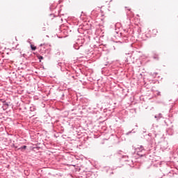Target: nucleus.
<instances>
[{
  "label": "nucleus",
  "mask_w": 178,
  "mask_h": 178,
  "mask_svg": "<svg viewBox=\"0 0 178 178\" xmlns=\"http://www.w3.org/2000/svg\"><path fill=\"white\" fill-rule=\"evenodd\" d=\"M62 97H65V94L63 93Z\"/></svg>",
  "instance_id": "2eb2a0df"
},
{
  "label": "nucleus",
  "mask_w": 178,
  "mask_h": 178,
  "mask_svg": "<svg viewBox=\"0 0 178 178\" xmlns=\"http://www.w3.org/2000/svg\"><path fill=\"white\" fill-rule=\"evenodd\" d=\"M27 148L26 145H23L21 147L19 148V149H20L21 151H24V149H26Z\"/></svg>",
  "instance_id": "9d476101"
},
{
  "label": "nucleus",
  "mask_w": 178,
  "mask_h": 178,
  "mask_svg": "<svg viewBox=\"0 0 178 178\" xmlns=\"http://www.w3.org/2000/svg\"><path fill=\"white\" fill-rule=\"evenodd\" d=\"M154 118L155 119H156V120H159V119H162V113H159L158 115H156Z\"/></svg>",
  "instance_id": "6e6552de"
},
{
  "label": "nucleus",
  "mask_w": 178,
  "mask_h": 178,
  "mask_svg": "<svg viewBox=\"0 0 178 178\" xmlns=\"http://www.w3.org/2000/svg\"><path fill=\"white\" fill-rule=\"evenodd\" d=\"M133 133V131H130L126 134V136H129V134H131Z\"/></svg>",
  "instance_id": "ddd939ff"
},
{
  "label": "nucleus",
  "mask_w": 178,
  "mask_h": 178,
  "mask_svg": "<svg viewBox=\"0 0 178 178\" xmlns=\"http://www.w3.org/2000/svg\"><path fill=\"white\" fill-rule=\"evenodd\" d=\"M65 66V63L59 62L57 63V67H58V69H60L61 72H65L66 70Z\"/></svg>",
  "instance_id": "f03ea898"
},
{
  "label": "nucleus",
  "mask_w": 178,
  "mask_h": 178,
  "mask_svg": "<svg viewBox=\"0 0 178 178\" xmlns=\"http://www.w3.org/2000/svg\"><path fill=\"white\" fill-rule=\"evenodd\" d=\"M38 59L41 60V59H44V57L42 56H39Z\"/></svg>",
  "instance_id": "f8f14e48"
},
{
  "label": "nucleus",
  "mask_w": 178,
  "mask_h": 178,
  "mask_svg": "<svg viewBox=\"0 0 178 178\" xmlns=\"http://www.w3.org/2000/svg\"><path fill=\"white\" fill-rule=\"evenodd\" d=\"M154 59H158V58H156V56H154Z\"/></svg>",
  "instance_id": "4468645a"
},
{
  "label": "nucleus",
  "mask_w": 178,
  "mask_h": 178,
  "mask_svg": "<svg viewBox=\"0 0 178 178\" xmlns=\"http://www.w3.org/2000/svg\"><path fill=\"white\" fill-rule=\"evenodd\" d=\"M40 47H42V44H40Z\"/></svg>",
  "instance_id": "a211bd4d"
},
{
  "label": "nucleus",
  "mask_w": 178,
  "mask_h": 178,
  "mask_svg": "<svg viewBox=\"0 0 178 178\" xmlns=\"http://www.w3.org/2000/svg\"><path fill=\"white\" fill-rule=\"evenodd\" d=\"M115 38H122L123 37V33L121 32H117L116 34L115 35Z\"/></svg>",
  "instance_id": "423d86ee"
},
{
  "label": "nucleus",
  "mask_w": 178,
  "mask_h": 178,
  "mask_svg": "<svg viewBox=\"0 0 178 178\" xmlns=\"http://www.w3.org/2000/svg\"><path fill=\"white\" fill-rule=\"evenodd\" d=\"M81 46H79L77 43L74 44V49H80Z\"/></svg>",
  "instance_id": "1a4fd4ad"
},
{
  "label": "nucleus",
  "mask_w": 178,
  "mask_h": 178,
  "mask_svg": "<svg viewBox=\"0 0 178 178\" xmlns=\"http://www.w3.org/2000/svg\"><path fill=\"white\" fill-rule=\"evenodd\" d=\"M31 48L32 51H35V49H37V47L33 44L31 45Z\"/></svg>",
  "instance_id": "9b49d317"
},
{
  "label": "nucleus",
  "mask_w": 178,
  "mask_h": 178,
  "mask_svg": "<svg viewBox=\"0 0 178 178\" xmlns=\"http://www.w3.org/2000/svg\"><path fill=\"white\" fill-rule=\"evenodd\" d=\"M85 42H86V39H84L83 38H80L77 39L76 42L77 45H79V47H83V44H84Z\"/></svg>",
  "instance_id": "7ed1b4c3"
},
{
  "label": "nucleus",
  "mask_w": 178,
  "mask_h": 178,
  "mask_svg": "<svg viewBox=\"0 0 178 178\" xmlns=\"http://www.w3.org/2000/svg\"><path fill=\"white\" fill-rule=\"evenodd\" d=\"M118 42H122V41H120V40H118Z\"/></svg>",
  "instance_id": "dca6fc26"
},
{
  "label": "nucleus",
  "mask_w": 178,
  "mask_h": 178,
  "mask_svg": "<svg viewBox=\"0 0 178 178\" xmlns=\"http://www.w3.org/2000/svg\"><path fill=\"white\" fill-rule=\"evenodd\" d=\"M8 108H9V104L6 102H3V106H2L3 111H6Z\"/></svg>",
  "instance_id": "20e7f679"
},
{
  "label": "nucleus",
  "mask_w": 178,
  "mask_h": 178,
  "mask_svg": "<svg viewBox=\"0 0 178 178\" xmlns=\"http://www.w3.org/2000/svg\"><path fill=\"white\" fill-rule=\"evenodd\" d=\"M106 172V173H108L109 176H112V175H113V171L111 168H107Z\"/></svg>",
  "instance_id": "0eeeda50"
},
{
  "label": "nucleus",
  "mask_w": 178,
  "mask_h": 178,
  "mask_svg": "<svg viewBox=\"0 0 178 178\" xmlns=\"http://www.w3.org/2000/svg\"><path fill=\"white\" fill-rule=\"evenodd\" d=\"M126 55H129L127 57L126 62H127V63H130V59H131L132 54L130 53H128V54H126Z\"/></svg>",
  "instance_id": "39448f33"
},
{
  "label": "nucleus",
  "mask_w": 178,
  "mask_h": 178,
  "mask_svg": "<svg viewBox=\"0 0 178 178\" xmlns=\"http://www.w3.org/2000/svg\"><path fill=\"white\" fill-rule=\"evenodd\" d=\"M169 130H170V129H168V130H167V133H169Z\"/></svg>",
  "instance_id": "f3484780"
},
{
  "label": "nucleus",
  "mask_w": 178,
  "mask_h": 178,
  "mask_svg": "<svg viewBox=\"0 0 178 178\" xmlns=\"http://www.w3.org/2000/svg\"><path fill=\"white\" fill-rule=\"evenodd\" d=\"M136 151L138 156H145V149L144 148V146L140 145V147H136Z\"/></svg>",
  "instance_id": "f257e3e1"
}]
</instances>
